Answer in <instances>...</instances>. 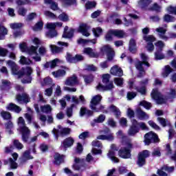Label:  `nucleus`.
<instances>
[{"label": "nucleus", "mask_w": 176, "mask_h": 176, "mask_svg": "<svg viewBox=\"0 0 176 176\" xmlns=\"http://www.w3.org/2000/svg\"><path fill=\"white\" fill-rule=\"evenodd\" d=\"M7 65L10 67L12 75H18L19 78H21L22 83H31L32 78L31 77V74H32V69L30 67L22 69V70L19 72V67L16 63L12 60L7 61Z\"/></svg>", "instance_id": "nucleus-1"}, {"label": "nucleus", "mask_w": 176, "mask_h": 176, "mask_svg": "<svg viewBox=\"0 0 176 176\" xmlns=\"http://www.w3.org/2000/svg\"><path fill=\"white\" fill-rule=\"evenodd\" d=\"M151 97L153 100H155L157 104H166L167 101H173L175 98L176 90L175 89H170L166 97H162L157 89H153L151 91Z\"/></svg>", "instance_id": "nucleus-2"}, {"label": "nucleus", "mask_w": 176, "mask_h": 176, "mask_svg": "<svg viewBox=\"0 0 176 176\" xmlns=\"http://www.w3.org/2000/svg\"><path fill=\"white\" fill-rule=\"evenodd\" d=\"M19 129L18 130L22 134V140L23 142H27L28 138H30V135L31 134V131L27 126H25V121L23 117H19L17 121Z\"/></svg>", "instance_id": "nucleus-3"}, {"label": "nucleus", "mask_w": 176, "mask_h": 176, "mask_svg": "<svg viewBox=\"0 0 176 176\" xmlns=\"http://www.w3.org/2000/svg\"><path fill=\"white\" fill-rule=\"evenodd\" d=\"M32 42L33 45H35L36 46L32 45L29 47L28 50V53L33 60L36 61H41V56H39V54H38V52L36 50H38V45H41V40L39 38L34 37L32 38Z\"/></svg>", "instance_id": "nucleus-4"}, {"label": "nucleus", "mask_w": 176, "mask_h": 176, "mask_svg": "<svg viewBox=\"0 0 176 176\" xmlns=\"http://www.w3.org/2000/svg\"><path fill=\"white\" fill-rule=\"evenodd\" d=\"M140 57L142 60V62L139 61L136 63L135 67L139 71L138 77L141 78L145 75V70L144 69L143 65H146V67H149L150 65L149 63H148V60H149V58L146 54L142 53L140 54Z\"/></svg>", "instance_id": "nucleus-5"}, {"label": "nucleus", "mask_w": 176, "mask_h": 176, "mask_svg": "<svg viewBox=\"0 0 176 176\" xmlns=\"http://www.w3.org/2000/svg\"><path fill=\"white\" fill-rule=\"evenodd\" d=\"M140 85L142 87L138 88L134 83V81L130 80L129 82L128 87L131 90H133V89L137 90L138 93H140V94H142V96H145V94H146V88L145 87V86L148 85V79H145L144 81H142L140 83Z\"/></svg>", "instance_id": "nucleus-6"}, {"label": "nucleus", "mask_w": 176, "mask_h": 176, "mask_svg": "<svg viewBox=\"0 0 176 176\" xmlns=\"http://www.w3.org/2000/svg\"><path fill=\"white\" fill-rule=\"evenodd\" d=\"M102 98L100 95H96L92 97L91 100L90 108L94 112H100L101 109L103 108L102 106L98 105Z\"/></svg>", "instance_id": "nucleus-7"}, {"label": "nucleus", "mask_w": 176, "mask_h": 176, "mask_svg": "<svg viewBox=\"0 0 176 176\" xmlns=\"http://www.w3.org/2000/svg\"><path fill=\"white\" fill-rule=\"evenodd\" d=\"M131 143L129 142L126 144V146L119 150L118 155L122 159H130L131 157Z\"/></svg>", "instance_id": "nucleus-8"}, {"label": "nucleus", "mask_w": 176, "mask_h": 176, "mask_svg": "<svg viewBox=\"0 0 176 176\" xmlns=\"http://www.w3.org/2000/svg\"><path fill=\"white\" fill-rule=\"evenodd\" d=\"M152 142H159V137H157V135L153 131L149 132L144 135L145 145H149V144Z\"/></svg>", "instance_id": "nucleus-9"}, {"label": "nucleus", "mask_w": 176, "mask_h": 176, "mask_svg": "<svg viewBox=\"0 0 176 176\" xmlns=\"http://www.w3.org/2000/svg\"><path fill=\"white\" fill-rule=\"evenodd\" d=\"M151 153L148 150L140 152L138 155V165L142 167L145 164L146 157H149Z\"/></svg>", "instance_id": "nucleus-10"}, {"label": "nucleus", "mask_w": 176, "mask_h": 176, "mask_svg": "<svg viewBox=\"0 0 176 176\" xmlns=\"http://www.w3.org/2000/svg\"><path fill=\"white\" fill-rule=\"evenodd\" d=\"M101 53L103 54H107L108 60H112L113 56H115V51L109 45H104L100 49Z\"/></svg>", "instance_id": "nucleus-11"}, {"label": "nucleus", "mask_w": 176, "mask_h": 176, "mask_svg": "<svg viewBox=\"0 0 176 176\" xmlns=\"http://www.w3.org/2000/svg\"><path fill=\"white\" fill-rule=\"evenodd\" d=\"M116 152H118V147H116V145L115 144H111L107 156L109 157V159H111L112 162H113V163H119V159L115 157Z\"/></svg>", "instance_id": "nucleus-12"}, {"label": "nucleus", "mask_w": 176, "mask_h": 176, "mask_svg": "<svg viewBox=\"0 0 176 176\" xmlns=\"http://www.w3.org/2000/svg\"><path fill=\"white\" fill-rule=\"evenodd\" d=\"M144 41H146V42H147L146 49L148 52H153V50H155V46L153 45V43L152 42H155V41H156V38H155V36L152 35H149L145 36L144 37Z\"/></svg>", "instance_id": "nucleus-13"}, {"label": "nucleus", "mask_w": 176, "mask_h": 176, "mask_svg": "<svg viewBox=\"0 0 176 176\" xmlns=\"http://www.w3.org/2000/svg\"><path fill=\"white\" fill-rule=\"evenodd\" d=\"M70 132L71 129H69V128H63L60 125L58 126V129H54L52 131L53 134L56 135V138L60 135V134L64 135L65 134H69Z\"/></svg>", "instance_id": "nucleus-14"}, {"label": "nucleus", "mask_w": 176, "mask_h": 176, "mask_svg": "<svg viewBox=\"0 0 176 176\" xmlns=\"http://www.w3.org/2000/svg\"><path fill=\"white\" fill-rule=\"evenodd\" d=\"M131 122L132 126L128 131V134L129 135H135L137 133L140 132V128L137 126V124H138V122H137L135 120H132Z\"/></svg>", "instance_id": "nucleus-15"}, {"label": "nucleus", "mask_w": 176, "mask_h": 176, "mask_svg": "<svg viewBox=\"0 0 176 176\" xmlns=\"http://www.w3.org/2000/svg\"><path fill=\"white\" fill-rule=\"evenodd\" d=\"M173 171H174V166H164L157 170V174L160 176H167V173H173Z\"/></svg>", "instance_id": "nucleus-16"}, {"label": "nucleus", "mask_w": 176, "mask_h": 176, "mask_svg": "<svg viewBox=\"0 0 176 176\" xmlns=\"http://www.w3.org/2000/svg\"><path fill=\"white\" fill-rule=\"evenodd\" d=\"M66 58L69 63H72L82 61V60L84 59L83 56L82 55L77 54L74 57H72V55H71V54H67Z\"/></svg>", "instance_id": "nucleus-17"}, {"label": "nucleus", "mask_w": 176, "mask_h": 176, "mask_svg": "<svg viewBox=\"0 0 176 176\" xmlns=\"http://www.w3.org/2000/svg\"><path fill=\"white\" fill-rule=\"evenodd\" d=\"M89 30H90V26L87 25L86 23H82L78 28L79 32L82 33L83 36H90V32H89Z\"/></svg>", "instance_id": "nucleus-18"}, {"label": "nucleus", "mask_w": 176, "mask_h": 176, "mask_svg": "<svg viewBox=\"0 0 176 176\" xmlns=\"http://www.w3.org/2000/svg\"><path fill=\"white\" fill-rule=\"evenodd\" d=\"M78 83H79V80L76 75L72 76L65 81L66 86H75V85H78Z\"/></svg>", "instance_id": "nucleus-19"}, {"label": "nucleus", "mask_w": 176, "mask_h": 176, "mask_svg": "<svg viewBox=\"0 0 176 176\" xmlns=\"http://www.w3.org/2000/svg\"><path fill=\"white\" fill-rule=\"evenodd\" d=\"M82 164H83V159L75 157L72 167L74 171H79L82 167Z\"/></svg>", "instance_id": "nucleus-20"}, {"label": "nucleus", "mask_w": 176, "mask_h": 176, "mask_svg": "<svg viewBox=\"0 0 176 176\" xmlns=\"http://www.w3.org/2000/svg\"><path fill=\"white\" fill-rule=\"evenodd\" d=\"M110 74L114 76H123V70L118 65H114L111 68Z\"/></svg>", "instance_id": "nucleus-21"}, {"label": "nucleus", "mask_w": 176, "mask_h": 176, "mask_svg": "<svg viewBox=\"0 0 176 176\" xmlns=\"http://www.w3.org/2000/svg\"><path fill=\"white\" fill-rule=\"evenodd\" d=\"M84 54H87V56H89V57H91L93 58H96L98 57V53L94 52L93 49L90 47H85L83 50Z\"/></svg>", "instance_id": "nucleus-22"}, {"label": "nucleus", "mask_w": 176, "mask_h": 176, "mask_svg": "<svg viewBox=\"0 0 176 176\" xmlns=\"http://www.w3.org/2000/svg\"><path fill=\"white\" fill-rule=\"evenodd\" d=\"M12 157L14 160L10 158L8 164L10 166L11 168H17V163H16V160H17V157H19V154L16 153H12Z\"/></svg>", "instance_id": "nucleus-23"}, {"label": "nucleus", "mask_w": 176, "mask_h": 176, "mask_svg": "<svg viewBox=\"0 0 176 176\" xmlns=\"http://www.w3.org/2000/svg\"><path fill=\"white\" fill-rule=\"evenodd\" d=\"M63 63L62 60H60L59 59H54L51 62H47L44 65L45 68H54L55 67H57L58 64H61Z\"/></svg>", "instance_id": "nucleus-24"}, {"label": "nucleus", "mask_w": 176, "mask_h": 176, "mask_svg": "<svg viewBox=\"0 0 176 176\" xmlns=\"http://www.w3.org/2000/svg\"><path fill=\"white\" fill-rule=\"evenodd\" d=\"M155 31L158 32V35L161 39H164L165 41H167L168 39V37L166 36V32H167V29L164 28H157Z\"/></svg>", "instance_id": "nucleus-25"}, {"label": "nucleus", "mask_w": 176, "mask_h": 176, "mask_svg": "<svg viewBox=\"0 0 176 176\" xmlns=\"http://www.w3.org/2000/svg\"><path fill=\"white\" fill-rule=\"evenodd\" d=\"M16 100L19 104L27 103L30 102V96L27 94H23L22 96L18 95L16 96Z\"/></svg>", "instance_id": "nucleus-26"}, {"label": "nucleus", "mask_w": 176, "mask_h": 176, "mask_svg": "<svg viewBox=\"0 0 176 176\" xmlns=\"http://www.w3.org/2000/svg\"><path fill=\"white\" fill-rule=\"evenodd\" d=\"M137 118L139 120H148L149 116L146 113L142 111L141 109L137 110Z\"/></svg>", "instance_id": "nucleus-27"}, {"label": "nucleus", "mask_w": 176, "mask_h": 176, "mask_svg": "<svg viewBox=\"0 0 176 176\" xmlns=\"http://www.w3.org/2000/svg\"><path fill=\"white\" fill-rule=\"evenodd\" d=\"M152 3V0H140L138 1V6L141 9H146Z\"/></svg>", "instance_id": "nucleus-28"}, {"label": "nucleus", "mask_w": 176, "mask_h": 176, "mask_svg": "<svg viewBox=\"0 0 176 176\" xmlns=\"http://www.w3.org/2000/svg\"><path fill=\"white\" fill-rule=\"evenodd\" d=\"M111 89H113V84L109 83V85H102L101 83H99L96 86V90H99V91H105V90H111Z\"/></svg>", "instance_id": "nucleus-29"}, {"label": "nucleus", "mask_w": 176, "mask_h": 176, "mask_svg": "<svg viewBox=\"0 0 176 176\" xmlns=\"http://www.w3.org/2000/svg\"><path fill=\"white\" fill-rule=\"evenodd\" d=\"M6 109H8V111H12L13 112H16V113H19V112H21V108L13 103H10L6 107Z\"/></svg>", "instance_id": "nucleus-30"}, {"label": "nucleus", "mask_w": 176, "mask_h": 176, "mask_svg": "<svg viewBox=\"0 0 176 176\" xmlns=\"http://www.w3.org/2000/svg\"><path fill=\"white\" fill-rule=\"evenodd\" d=\"M54 164H61L63 162H64V160L65 159V156L61 155L59 153H56L54 155Z\"/></svg>", "instance_id": "nucleus-31"}, {"label": "nucleus", "mask_w": 176, "mask_h": 176, "mask_svg": "<svg viewBox=\"0 0 176 176\" xmlns=\"http://www.w3.org/2000/svg\"><path fill=\"white\" fill-rule=\"evenodd\" d=\"M72 102H74V104L78 105V104H79V102H81L82 104H85L86 102V99H85V96H83L82 95L79 96V99H78V98L76 96H73L72 97Z\"/></svg>", "instance_id": "nucleus-32"}, {"label": "nucleus", "mask_w": 176, "mask_h": 176, "mask_svg": "<svg viewBox=\"0 0 176 176\" xmlns=\"http://www.w3.org/2000/svg\"><path fill=\"white\" fill-rule=\"evenodd\" d=\"M74 139L72 138H68L65 140L62 144L63 148H69L74 145Z\"/></svg>", "instance_id": "nucleus-33"}, {"label": "nucleus", "mask_w": 176, "mask_h": 176, "mask_svg": "<svg viewBox=\"0 0 176 176\" xmlns=\"http://www.w3.org/2000/svg\"><path fill=\"white\" fill-rule=\"evenodd\" d=\"M111 32L113 36H116L117 38H124L126 35V32L122 30H111Z\"/></svg>", "instance_id": "nucleus-34"}, {"label": "nucleus", "mask_w": 176, "mask_h": 176, "mask_svg": "<svg viewBox=\"0 0 176 176\" xmlns=\"http://www.w3.org/2000/svg\"><path fill=\"white\" fill-rule=\"evenodd\" d=\"M72 36H74V30L70 29L68 31V26H65L64 28L63 38H72Z\"/></svg>", "instance_id": "nucleus-35"}, {"label": "nucleus", "mask_w": 176, "mask_h": 176, "mask_svg": "<svg viewBox=\"0 0 176 176\" xmlns=\"http://www.w3.org/2000/svg\"><path fill=\"white\" fill-rule=\"evenodd\" d=\"M93 43L94 45H96V43H97V39L87 40L79 38L78 40V43H80V45H89V43Z\"/></svg>", "instance_id": "nucleus-36"}, {"label": "nucleus", "mask_w": 176, "mask_h": 176, "mask_svg": "<svg viewBox=\"0 0 176 176\" xmlns=\"http://www.w3.org/2000/svg\"><path fill=\"white\" fill-rule=\"evenodd\" d=\"M129 51L131 53H135L137 52V44H135V40L133 38L129 41Z\"/></svg>", "instance_id": "nucleus-37"}, {"label": "nucleus", "mask_w": 176, "mask_h": 176, "mask_svg": "<svg viewBox=\"0 0 176 176\" xmlns=\"http://www.w3.org/2000/svg\"><path fill=\"white\" fill-rule=\"evenodd\" d=\"M5 35H8V28H6L2 23H0V40L3 39Z\"/></svg>", "instance_id": "nucleus-38"}, {"label": "nucleus", "mask_w": 176, "mask_h": 176, "mask_svg": "<svg viewBox=\"0 0 176 176\" xmlns=\"http://www.w3.org/2000/svg\"><path fill=\"white\" fill-rule=\"evenodd\" d=\"M171 72H173V69L169 65H166L164 67L162 75L163 78H167Z\"/></svg>", "instance_id": "nucleus-39"}, {"label": "nucleus", "mask_w": 176, "mask_h": 176, "mask_svg": "<svg viewBox=\"0 0 176 176\" xmlns=\"http://www.w3.org/2000/svg\"><path fill=\"white\" fill-rule=\"evenodd\" d=\"M109 109L110 112H113V113H114L116 118H119V116H120V110L116 106L111 105Z\"/></svg>", "instance_id": "nucleus-40"}, {"label": "nucleus", "mask_w": 176, "mask_h": 176, "mask_svg": "<svg viewBox=\"0 0 176 176\" xmlns=\"http://www.w3.org/2000/svg\"><path fill=\"white\" fill-rule=\"evenodd\" d=\"M45 3L50 5V8L52 10H58V4L53 1V0H45Z\"/></svg>", "instance_id": "nucleus-41"}, {"label": "nucleus", "mask_w": 176, "mask_h": 176, "mask_svg": "<svg viewBox=\"0 0 176 176\" xmlns=\"http://www.w3.org/2000/svg\"><path fill=\"white\" fill-rule=\"evenodd\" d=\"M12 85V83L8 80H1V89L2 90H8L9 87Z\"/></svg>", "instance_id": "nucleus-42"}, {"label": "nucleus", "mask_w": 176, "mask_h": 176, "mask_svg": "<svg viewBox=\"0 0 176 176\" xmlns=\"http://www.w3.org/2000/svg\"><path fill=\"white\" fill-rule=\"evenodd\" d=\"M32 159H34V157L31 155L30 151H26L23 153L22 155L23 162H27V160H31Z\"/></svg>", "instance_id": "nucleus-43"}, {"label": "nucleus", "mask_w": 176, "mask_h": 176, "mask_svg": "<svg viewBox=\"0 0 176 176\" xmlns=\"http://www.w3.org/2000/svg\"><path fill=\"white\" fill-rule=\"evenodd\" d=\"M57 19L60 21H63L64 23H67L69 20V16L65 12H63L57 16Z\"/></svg>", "instance_id": "nucleus-44"}, {"label": "nucleus", "mask_w": 176, "mask_h": 176, "mask_svg": "<svg viewBox=\"0 0 176 176\" xmlns=\"http://www.w3.org/2000/svg\"><path fill=\"white\" fill-rule=\"evenodd\" d=\"M93 34L96 38L102 35V29L100 27L92 29Z\"/></svg>", "instance_id": "nucleus-45"}, {"label": "nucleus", "mask_w": 176, "mask_h": 176, "mask_svg": "<svg viewBox=\"0 0 176 176\" xmlns=\"http://www.w3.org/2000/svg\"><path fill=\"white\" fill-rule=\"evenodd\" d=\"M52 75L54 78H60V76H64V75H65V70L59 69L56 72H53Z\"/></svg>", "instance_id": "nucleus-46"}, {"label": "nucleus", "mask_w": 176, "mask_h": 176, "mask_svg": "<svg viewBox=\"0 0 176 176\" xmlns=\"http://www.w3.org/2000/svg\"><path fill=\"white\" fill-rule=\"evenodd\" d=\"M23 25L22 23H12L10 24V28L12 30H20V28H23Z\"/></svg>", "instance_id": "nucleus-47"}, {"label": "nucleus", "mask_w": 176, "mask_h": 176, "mask_svg": "<svg viewBox=\"0 0 176 176\" xmlns=\"http://www.w3.org/2000/svg\"><path fill=\"white\" fill-rule=\"evenodd\" d=\"M97 140H107V141H112V140H113V136L112 134L109 135H100L97 137Z\"/></svg>", "instance_id": "nucleus-48"}, {"label": "nucleus", "mask_w": 176, "mask_h": 176, "mask_svg": "<svg viewBox=\"0 0 176 176\" xmlns=\"http://www.w3.org/2000/svg\"><path fill=\"white\" fill-rule=\"evenodd\" d=\"M44 14L46 17H49V19L57 20V15L50 11H45Z\"/></svg>", "instance_id": "nucleus-49"}, {"label": "nucleus", "mask_w": 176, "mask_h": 176, "mask_svg": "<svg viewBox=\"0 0 176 176\" xmlns=\"http://www.w3.org/2000/svg\"><path fill=\"white\" fill-rule=\"evenodd\" d=\"M20 64L30 65V64H32V61L30 59H27L25 56H21V59L19 60Z\"/></svg>", "instance_id": "nucleus-50"}, {"label": "nucleus", "mask_w": 176, "mask_h": 176, "mask_svg": "<svg viewBox=\"0 0 176 176\" xmlns=\"http://www.w3.org/2000/svg\"><path fill=\"white\" fill-rule=\"evenodd\" d=\"M41 110L43 113H49L52 111V107L50 104H45L41 107Z\"/></svg>", "instance_id": "nucleus-51"}, {"label": "nucleus", "mask_w": 176, "mask_h": 176, "mask_svg": "<svg viewBox=\"0 0 176 176\" xmlns=\"http://www.w3.org/2000/svg\"><path fill=\"white\" fill-rule=\"evenodd\" d=\"M166 56H164V54L162 52V51H157L155 53V60H163L165 58Z\"/></svg>", "instance_id": "nucleus-52"}, {"label": "nucleus", "mask_w": 176, "mask_h": 176, "mask_svg": "<svg viewBox=\"0 0 176 176\" xmlns=\"http://www.w3.org/2000/svg\"><path fill=\"white\" fill-rule=\"evenodd\" d=\"M87 114L89 116L93 115V111L90 110H87L86 108L82 107L80 111V116H83V115Z\"/></svg>", "instance_id": "nucleus-53"}, {"label": "nucleus", "mask_w": 176, "mask_h": 176, "mask_svg": "<svg viewBox=\"0 0 176 176\" xmlns=\"http://www.w3.org/2000/svg\"><path fill=\"white\" fill-rule=\"evenodd\" d=\"M83 78H84L85 82L87 85L91 83V82L94 80V76H93V75L84 76Z\"/></svg>", "instance_id": "nucleus-54"}, {"label": "nucleus", "mask_w": 176, "mask_h": 176, "mask_svg": "<svg viewBox=\"0 0 176 176\" xmlns=\"http://www.w3.org/2000/svg\"><path fill=\"white\" fill-rule=\"evenodd\" d=\"M74 108H76V104H72L69 108L67 109L66 111V114L67 118H72V112Z\"/></svg>", "instance_id": "nucleus-55"}, {"label": "nucleus", "mask_w": 176, "mask_h": 176, "mask_svg": "<svg viewBox=\"0 0 176 176\" xmlns=\"http://www.w3.org/2000/svg\"><path fill=\"white\" fill-rule=\"evenodd\" d=\"M113 39V33L112 30H109V32L105 35V41L107 42H111Z\"/></svg>", "instance_id": "nucleus-56"}, {"label": "nucleus", "mask_w": 176, "mask_h": 176, "mask_svg": "<svg viewBox=\"0 0 176 176\" xmlns=\"http://www.w3.org/2000/svg\"><path fill=\"white\" fill-rule=\"evenodd\" d=\"M52 53H60V52H63V48L58 47L54 45H51L50 46Z\"/></svg>", "instance_id": "nucleus-57"}, {"label": "nucleus", "mask_w": 176, "mask_h": 176, "mask_svg": "<svg viewBox=\"0 0 176 176\" xmlns=\"http://www.w3.org/2000/svg\"><path fill=\"white\" fill-rule=\"evenodd\" d=\"M43 28V22L39 21L33 27L34 31H41Z\"/></svg>", "instance_id": "nucleus-58"}, {"label": "nucleus", "mask_w": 176, "mask_h": 176, "mask_svg": "<svg viewBox=\"0 0 176 176\" xmlns=\"http://www.w3.org/2000/svg\"><path fill=\"white\" fill-rule=\"evenodd\" d=\"M109 78H111V76L109 74H104L102 76V82L106 85V86H109Z\"/></svg>", "instance_id": "nucleus-59"}, {"label": "nucleus", "mask_w": 176, "mask_h": 176, "mask_svg": "<svg viewBox=\"0 0 176 176\" xmlns=\"http://www.w3.org/2000/svg\"><path fill=\"white\" fill-rule=\"evenodd\" d=\"M45 35L47 38H54V36H57V31H56V30H49Z\"/></svg>", "instance_id": "nucleus-60"}, {"label": "nucleus", "mask_w": 176, "mask_h": 176, "mask_svg": "<svg viewBox=\"0 0 176 176\" xmlns=\"http://www.w3.org/2000/svg\"><path fill=\"white\" fill-rule=\"evenodd\" d=\"M140 105L144 107L146 109H151V108L152 107V104L145 100L140 102Z\"/></svg>", "instance_id": "nucleus-61"}, {"label": "nucleus", "mask_w": 176, "mask_h": 176, "mask_svg": "<svg viewBox=\"0 0 176 176\" xmlns=\"http://www.w3.org/2000/svg\"><path fill=\"white\" fill-rule=\"evenodd\" d=\"M97 3L96 1H87L85 4L86 9H93L96 8Z\"/></svg>", "instance_id": "nucleus-62"}, {"label": "nucleus", "mask_w": 176, "mask_h": 176, "mask_svg": "<svg viewBox=\"0 0 176 176\" xmlns=\"http://www.w3.org/2000/svg\"><path fill=\"white\" fill-rule=\"evenodd\" d=\"M155 47L156 49H157V50H163V47H164V43H163V41H159L157 43H155Z\"/></svg>", "instance_id": "nucleus-63"}, {"label": "nucleus", "mask_w": 176, "mask_h": 176, "mask_svg": "<svg viewBox=\"0 0 176 176\" xmlns=\"http://www.w3.org/2000/svg\"><path fill=\"white\" fill-rule=\"evenodd\" d=\"M166 12H168V13H170L171 14H176V6H168L166 8Z\"/></svg>", "instance_id": "nucleus-64"}]
</instances>
